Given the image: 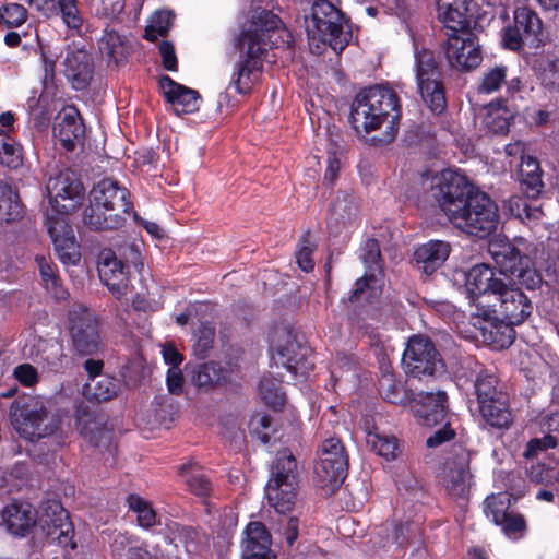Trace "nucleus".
Instances as JSON below:
<instances>
[{
    "label": "nucleus",
    "mask_w": 559,
    "mask_h": 559,
    "mask_svg": "<svg viewBox=\"0 0 559 559\" xmlns=\"http://www.w3.org/2000/svg\"><path fill=\"white\" fill-rule=\"evenodd\" d=\"M430 193L448 221L462 233L485 239L497 230L498 205L465 176L442 170L432 177Z\"/></svg>",
    "instance_id": "1"
},
{
    "label": "nucleus",
    "mask_w": 559,
    "mask_h": 559,
    "mask_svg": "<svg viewBox=\"0 0 559 559\" xmlns=\"http://www.w3.org/2000/svg\"><path fill=\"white\" fill-rule=\"evenodd\" d=\"M400 117L397 94L384 85L361 90L350 106V122L357 134L368 135L383 128L380 135L370 139L376 146L386 145L395 139Z\"/></svg>",
    "instance_id": "2"
},
{
    "label": "nucleus",
    "mask_w": 559,
    "mask_h": 559,
    "mask_svg": "<svg viewBox=\"0 0 559 559\" xmlns=\"http://www.w3.org/2000/svg\"><path fill=\"white\" fill-rule=\"evenodd\" d=\"M466 286L471 294L477 296L481 314H532L530 298L520 288L496 277L493 269L487 264H476L468 271Z\"/></svg>",
    "instance_id": "3"
},
{
    "label": "nucleus",
    "mask_w": 559,
    "mask_h": 559,
    "mask_svg": "<svg viewBox=\"0 0 559 559\" xmlns=\"http://www.w3.org/2000/svg\"><path fill=\"white\" fill-rule=\"evenodd\" d=\"M283 27L282 20L270 10L261 9L251 20L249 27L240 34L238 45L246 59L237 66L236 79L233 81L240 94L250 91L257 72L262 68L261 57L266 52L267 40Z\"/></svg>",
    "instance_id": "4"
},
{
    "label": "nucleus",
    "mask_w": 559,
    "mask_h": 559,
    "mask_svg": "<svg viewBox=\"0 0 559 559\" xmlns=\"http://www.w3.org/2000/svg\"><path fill=\"white\" fill-rule=\"evenodd\" d=\"M306 31L310 40L329 45L341 52L352 39V27L345 14L328 0H316L310 17L306 16Z\"/></svg>",
    "instance_id": "5"
},
{
    "label": "nucleus",
    "mask_w": 559,
    "mask_h": 559,
    "mask_svg": "<svg viewBox=\"0 0 559 559\" xmlns=\"http://www.w3.org/2000/svg\"><path fill=\"white\" fill-rule=\"evenodd\" d=\"M299 472L294 454L278 451L271 465L265 492L269 503L281 514L290 512L298 500Z\"/></svg>",
    "instance_id": "6"
},
{
    "label": "nucleus",
    "mask_w": 559,
    "mask_h": 559,
    "mask_svg": "<svg viewBox=\"0 0 559 559\" xmlns=\"http://www.w3.org/2000/svg\"><path fill=\"white\" fill-rule=\"evenodd\" d=\"M272 343L276 350V364L295 376L305 377L313 368L311 348L295 328L285 323L276 326L272 332Z\"/></svg>",
    "instance_id": "7"
},
{
    "label": "nucleus",
    "mask_w": 559,
    "mask_h": 559,
    "mask_svg": "<svg viewBox=\"0 0 559 559\" xmlns=\"http://www.w3.org/2000/svg\"><path fill=\"white\" fill-rule=\"evenodd\" d=\"M488 252L492 257L500 274L516 278V282L530 290L538 288L543 278L533 267L528 255L522 253L513 243L509 241H491L488 246Z\"/></svg>",
    "instance_id": "8"
},
{
    "label": "nucleus",
    "mask_w": 559,
    "mask_h": 559,
    "mask_svg": "<svg viewBox=\"0 0 559 559\" xmlns=\"http://www.w3.org/2000/svg\"><path fill=\"white\" fill-rule=\"evenodd\" d=\"M348 471V454L341 439H325L319 451L314 465V478L322 488L334 492L344 481Z\"/></svg>",
    "instance_id": "9"
},
{
    "label": "nucleus",
    "mask_w": 559,
    "mask_h": 559,
    "mask_svg": "<svg viewBox=\"0 0 559 559\" xmlns=\"http://www.w3.org/2000/svg\"><path fill=\"white\" fill-rule=\"evenodd\" d=\"M402 365L405 373L419 380L435 379L443 373V361L432 341L424 335L409 337L403 353Z\"/></svg>",
    "instance_id": "10"
},
{
    "label": "nucleus",
    "mask_w": 559,
    "mask_h": 559,
    "mask_svg": "<svg viewBox=\"0 0 559 559\" xmlns=\"http://www.w3.org/2000/svg\"><path fill=\"white\" fill-rule=\"evenodd\" d=\"M11 423L25 438H44L52 435L58 429V424H44L47 411L43 401L34 396L17 399L11 405Z\"/></svg>",
    "instance_id": "11"
},
{
    "label": "nucleus",
    "mask_w": 559,
    "mask_h": 559,
    "mask_svg": "<svg viewBox=\"0 0 559 559\" xmlns=\"http://www.w3.org/2000/svg\"><path fill=\"white\" fill-rule=\"evenodd\" d=\"M415 60L416 79L421 98L431 111L440 114L445 108V96L435 53L421 49L417 51Z\"/></svg>",
    "instance_id": "12"
},
{
    "label": "nucleus",
    "mask_w": 559,
    "mask_h": 559,
    "mask_svg": "<svg viewBox=\"0 0 559 559\" xmlns=\"http://www.w3.org/2000/svg\"><path fill=\"white\" fill-rule=\"evenodd\" d=\"M471 452L462 444L452 445L444 463L442 484L448 495L455 500L467 499L472 485Z\"/></svg>",
    "instance_id": "13"
},
{
    "label": "nucleus",
    "mask_w": 559,
    "mask_h": 559,
    "mask_svg": "<svg viewBox=\"0 0 559 559\" xmlns=\"http://www.w3.org/2000/svg\"><path fill=\"white\" fill-rule=\"evenodd\" d=\"M47 193L49 207L45 213L64 217L82 203L84 188L74 173L64 170L48 180Z\"/></svg>",
    "instance_id": "14"
},
{
    "label": "nucleus",
    "mask_w": 559,
    "mask_h": 559,
    "mask_svg": "<svg viewBox=\"0 0 559 559\" xmlns=\"http://www.w3.org/2000/svg\"><path fill=\"white\" fill-rule=\"evenodd\" d=\"M545 38L537 13L528 7H521L514 11V25L506 28L503 41L507 48L518 50L522 46L538 48Z\"/></svg>",
    "instance_id": "15"
},
{
    "label": "nucleus",
    "mask_w": 559,
    "mask_h": 559,
    "mask_svg": "<svg viewBox=\"0 0 559 559\" xmlns=\"http://www.w3.org/2000/svg\"><path fill=\"white\" fill-rule=\"evenodd\" d=\"M362 262L366 264L365 275L357 280L356 287L349 296L352 304H371L380 295L381 251L378 240L368 239L362 248Z\"/></svg>",
    "instance_id": "16"
},
{
    "label": "nucleus",
    "mask_w": 559,
    "mask_h": 559,
    "mask_svg": "<svg viewBox=\"0 0 559 559\" xmlns=\"http://www.w3.org/2000/svg\"><path fill=\"white\" fill-rule=\"evenodd\" d=\"M74 420L80 436L91 445L102 449L110 447L114 433L107 425L105 415L92 409L85 402H81L75 406Z\"/></svg>",
    "instance_id": "17"
},
{
    "label": "nucleus",
    "mask_w": 559,
    "mask_h": 559,
    "mask_svg": "<svg viewBox=\"0 0 559 559\" xmlns=\"http://www.w3.org/2000/svg\"><path fill=\"white\" fill-rule=\"evenodd\" d=\"M447 35L445 57L452 68L460 71H469L480 64L483 56L479 44L473 33Z\"/></svg>",
    "instance_id": "18"
},
{
    "label": "nucleus",
    "mask_w": 559,
    "mask_h": 559,
    "mask_svg": "<svg viewBox=\"0 0 559 559\" xmlns=\"http://www.w3.org/2000/svg\"><path fill=\"white\" fill-rule=\"evenodd\" d=\"M129 191L111 178L102 179L90 192V202H92L91 216L93 211L106 209L116 211L122 215L132 211V203L128 201Z\"/></svg>",
    "instance_id": "19"
},
{
    "label": "nucleus",
    "mask_w": 559,
    "mask_h": 559,
    "mask_svg": "<svg viewBox=\"0 0 559 559\" xmlns=\"http://www.w3.org/2000/svg\"><path fill=\"white\" fill-rule=\"evenodd\" d=\"M45 225L60 261L67 265L78 264L80 262L81 254L73 230L68 225L64 217L51 216L49 211H47L45 213Z\"/></svg>",
    "instance_id": "20"
},
{
    "label": "nucleus",
    "mask_w": 559,
    "mask_h": 559,
    "mask_svg": "<svg viewBox=\"0 0 559 559\" xmlns=\"http://www.w3.org/2000/svg\"><path fill=\"white\" fill-rule=\"evenodd\" d=\"M97 269L100 281L117 298H121L131 290L128 265L118 259L111 249L100 251Z\"/></svg>",
    "instance_id": "21"
},
{
    "label": "nucleus",
    "mask_w": 559,
    "mask_h": 559,
    "mask_svg": "<svg viewBox=\"0 0 559 559\" xmlns=\"http://www.w3.org/2000/svg\"><path fill=\"white\" fill-rule=\"evenodd\" d=\"M473 325L479 331L484 343L503 349L512 345L515 340L514 325L523 322V317L516 321H506L499 317H472Z\"/></svg>",
    "instance_id": "22"
},
{
    "label": "nucleus",
    "mask_w": 559,
    "mask_h": 559,
    "mask_svg": "<svg viewBox=\"0 0 559 559\" xmlns=\"http://www.w3.org/2000/svg\"><path fill=\"white\" fill-rule=\"evenodd\" d=\"M239 369L235 366L210 361L198 365L192 372V381L206 392L218 388L238 385Z\"/></svg>",
    "instance_id": "23"
},
{
    "label": "nucleus",
    "mask_w": 559,
    "mask_h": 559,
    "mask_svg": "<svg viewBox=\"0 0 559 559\" xmlns=\"http://www.w3.org/2000/svg\"><path fill=\"white\" fill-rule=\"evenodd\" d=\"M462 366L475 376L474 393L478 405L508 394L504 384L501 383L496 372L483 366L474 357L464 358Z\"/></svg>",
    "instance_id": "24"
},
{
    "label": "nucleus",
    "mask_w": 559,
    "mask_h": 559,
    "mask_svg": "<svg viewBox=\"0 0 559 559\" xmlns=\"http://www.w3.org/2000/svg\"><path fill=\"white\" fill-rule=\"evenodd\" d=\"M447 393L440 389L436 392L420 391L413 399L412 409L418 423L432 427L442 423L447 416Z\"/></svg>",
    "instance_id": "25"
},
{
    "label": "nucleus",
    "mask_w": 559,
    "mask_h": 559,
    "mask_svg": "<svg viewBox=\"0 0 559 559\" xmlns=\"http://www.w3.org/2000/svg\"><path fill=\"white\" fill-rule=\"evenodd\" d=\"M69 330L72 345L80 355H94L102 347L98 323L94 317H71Z\"/></svg>",
    "instance_id": "26"
},
{
    "label": "nucleus",
    "mask_w": 559,
    "mask_h": 559,
    "mask_svg": "<svg viewBox=\"0 0 559 559\" xmlns=\"http://www.w3.org/2000/svg\"><path fill=\"white\" fill-rule=\"evenodd\" d=\"M39 524L46 536L58 544L66 545L73 533L68 511L57 501L47 504Z\"/></svg>",
    "instance_id": "27"
},
{
    "label": "nucleus",
    "mask_w": 559,
    "mask_h": 559,
    "mask_svg": "<svg viewBox=\"0 0 559 559\" xmlns=\"http://www.w3.org/2000/svg\"><path fill=\"white\" fill-rule=\"evenodd\" d=\"M93 74V58L84 48L68 51L64 59V75L74 90L83 91L87 88Z\"/></svg>",
    "instance_id": "28"
},
{
    "label": "nucleus",
    "mask_w": 559,
    "mask_h": 559,
    "mask_svg": "<svg viewBox=\"0 0 559 559\" xmlns=\"http://www.w3.org/2000/svg\"><path fill=\"white\" fill-rule=\"evenodd\" d=\"M52 129L55 138L68 151L74 150L75 143L81 141L85 133L84 123L75 107H67L59 111Z\"/></svg>",
    "instance_id": "29"
},
{
    "label": "nucleus",
    "mask_w": 559,
    "mask_h": 559,
    "mask_svg": "<svg viewBox=\"0 0 559 559\" xmlns=\"http://www.w3.org/2000/svg\"><path fill=\"white\" fill-rule=\"evenodd\" d=\"M159 86L177 115L191 114L199 109L200 94L198 91L175 82L168 75L159 78Z\"/></svg>",
    "instance_id": "30"
},
{
    "label": "nucleus",
    "mask_w": 559,
    "mask_h": 559,
    "mask_svg": "<svg viewBox=\"0 0 559 559\" xmlns=\"http://www.w3.org/2000/svg\"><path fill=\"white\" fill-rule=\"evenodd\" d=\"M438 11L445 28L451 31L450 34L472 33L469 29L472 21L467 15L466 0H439Z\"/></svg>",
    "instance_id": "31"
},
{
    "label": "nucleus",
    "mask_w": 559,
    "mask_h": 559,
    "mask_svg": "<svg viewBox=\"0 0 559 559\" xmlns=\"http://www.w3.org/2000/svg\"><path fill=\"white\" fill-rule=\"evenodd\" d=\"M450 245L441 240H432L418 247L414 252L417 270L426 275L433 274L448 259Z\"/></svg>",
    "instance_id": "32"
},
{
    "label": "nucleus",
    "mask_w": 559,
    "mask_h": 559,
    "mask_svg": "<svg viewBox=\"0 0 559 559\" xmlns=\"http://www.w3.org/2000/svg\"><path fill=\"white\" fill-rule=\"evenodd\" d=\"M518 178L522 192L530 199H537L544 190L543 171L533 156H522Z\"/></svg>",
    "instance_id": "33"
},
{
    "label": "nucleus",
    "mask_w": 559,
    "mask_h": 559,
    "mask_svg": "<svg viewBox=\"0 0 559 559\" xmlns=\"http://www.w3.org/2000/svg\"><path fill=\"white\" fill-rule=\"evenodd\" d=\"M2 518L7 530L16 536H24L36 522L34 510L26 503L13 502L7 506Z\"/></svg>",
    "instance_id": "34"
},
{
    "label": "nucleus",
    "mask_w": 559,
    "mask_h": 559,
    "mask_svg": "<svg viewBox=\"0 0 559 559\" xmlns=\"http://www.w3.org/2000/svg\"><path fill=\"white\" fill-rule=\"evenodd\" d=\"M479 413L487 425L498 429L509 428L513 423L509 406V394L478 405Z\"/></svg>",
    "instance_id": "35"
},
{
    "label": "nucleus",
    "mask_w": 559,
    "mask_h": 559,
    "mask_svg": "<svg viewBox=\"0 0 559 559\" xmlns=\"http://www.w3.org/2000/svg\"><path fill=\"white\" fill-rule=\"evenodd\" d=\"M67 29L82 36L87 31L86 20L79 8V0H51Z\"/></svg>",
    "instance_id": "36"
},
{
    "label": "nucleus",
    "mask_w": 559,
    "mask_h": 559,
    "mask_svg": "<svg viewBox=\"0 0 559 559\" xmlns=\"http://www.w3.org/2000/svg\"><path fill=\"white\" fill-rule=\"evenodd\" d=\"M119 389L118 381L109 376L90 379L84 385L83 394L90 402L100 403L114 399Z\"/></svg>",
    "instance_id": "37"
},
{
    "label": "nucleus",
    "mask_w": 559,
    "mask_h": 559,
    "mask_svg": "<svg viewBox=\"0 0 559 559\" xmlns=\"http://www.w3.org/2000/svg\"><path fill=\"white\" fill-rule=\"evenodd\" d=\"M92 202H90L88 206L84 210L83 222L86 226H88L93 230H112L121 227L126 221L124 215L106 209H98L97 211H93V216H91Z\"/></svg>",
    "instance_id": "38"
},
{
    "label": "nucleus",
    "mask_w": 559,
    "mask_h": 559,
    "mask_svg": "<svg viewBox=\"0 0 559 559\" xmlns=\"http://www.w3.org/2000/svg\"><path fill=\"white\" fill-rule=\"evenodd\" d=\"M23 215L20 195L7 182L0 181V223L17 221Z\"/></svg>",
    "instance_id": "39"
},
{
    "label": "nucleus",
    "mask_w": 559,
    "mask_h": 559,
    "mask_svg": "<svg viewBox=\"0 0 559 559\" xmlns=\"http://www.w3.org/2000/svg\"><path fill=\"white\" fill-rule=\"evenodd\" d=\"M513 114L502 105L501 102L491 103L489 110L484 118V123L488 132L496 135H506L510 130Z\"/></svg>",
    "instance_id": "40"
},
{
    "label": "nucleus",
    "mask_w": 559,
    "mask_h": 559,
    "mask_svg": "<svg viewBox=\"0 0 559 559\" xmlns=\"http://www.w3.org/2000/svg\"><path fill=\"white\" fill-rule=\"evenodd\" d=\"M35 262L38 265L40 277L45 289L56 300H64L69 296L68 290L63 287L56 267L48 263L44 255H37Z\"/></svg>",
    "instance_id": "41"
},
{
    "label": "nucleus",
    "mask_w": 559,
    "mask_h": 559,
    "mask_svg": "<svg viewBox=\"0 0 559 559\" xmlns=\"http://www.w3.org/2000/svg\"><path fill=\"white\" fill-rule=\"evenodd\" d=\"M99 50L109 62H115L116 66L121 64L128 55V47L122 37L116 31L108 28L99 39Z\"/></svg>",
    "instance_id": "42"
},
{
    "label": "nucleus",
    "mask_w": 559,
    "mask_h": 559,
    "mask_svg": "<svg viewBox=\"0 0 559 559\" xmlns=\"http://www.w3.org/2000/svg\"><path fill=\"white\" fill-rule=\"evenodd\" d=\"M247 539L243 555L249 552H272L271 535L261 522H250L246 528Z\"/></svg>",
    "instance_id": "43"
},
{
    "label": "nucleus",
    "mask_w": 559,
    "mask_h": 559,
    "mask_svg": "<svg viewBox=\"0 0 559 559\" xmlns=\"http://www.w3.org/2000/svg\"><path fill=\"white\" fill-rule=\"evenodd\" d=\"M359 204L354 195L341 192L331 207V219L343 225L350 224L358 215Z\"/></svg>",
    "instance_id": "44"
},
{
    "label": "nucleus",
    "mask_w": 559,
    "mask_h": 559,
    "mask_svg": "<svg viewBox=\"0 0 559 559\" xmlns=\"http://www.w3.org/2000/svg\"><path fill=\"white\" fill-rule=\"evenodd\" d=\"M366 443L376 454L385 460H394L399 454L397 440L393 436H383L378 432L368 431Z\"/></svg>",
    "instance_id": "45"
},
{
    "label": "nucleus",
    "mask_w": 559,
    "mask_h": 559,
    "mask_svg": "<svg viewBox=\"0 0 559 559\" xmlns=\"http://www.w3.org/2000/svg\"><path fill=\"white\" fill-rule=\"evenodd\" d=\"M174 14L169 10L156 11L145 28L144 38L155 41L159 36H166L173 25Z\"/></svg>",
    "instance_id": "46"
},
{
    "label": "nucleus",
    "mask_w": 559,
    "mask_h": 559,
    "mask_svg": "<svg viewBox=\"0 0 559 559\" xmlns=\"http://www.w3.org/2000/svg\"><path fill=\"white\" fill-rule=\"evenodd\" d=\"M511 496L507 492L492 495L486 498L484 511L487 518H491L495 524H499L509 514Z\"/></svg>",
    "instance_id": "47"
},
{
    "label": "nucleus",
    "mask_w": 559,
    "mask_h": 559,
    "mask_svg": "<svg viewBox=\"0 0 559 559\" xmlns=\"http://www.w3.org/2000/svg\"><path fill=\"white\" fill-rule=\"evenodd\" d=\"M127 501L129 508L136 512L139 525L150 528L156 524V512L147 501L138 495H130Z\"/></svg>",
    "instance_id": "48"
},
{
    "label": "nucleus",
    "mask_w": 559,
    "mask_h": 559,
    "mask_svg": "<svg viewBox=\"0 0 559 559\" xmlns=\"http://www.w3.org/2000/svg\"><path fill=\"white\" fill-rule=\"evenodd\" d=\"M259 391L262 400L273 408L282 407L285 403V393L281 390L276 379L263 378L260 381Z\"/></svg>",
    "instance_id": "49"
},
{
    "label": "nucleus",
    "mask_w": 559,
    "mask_h": 559,
    "mask_svg": "<svg viewBox=\"0 0 559 559\" xmlns=\"http://www.w3.org/2000/svg\"><path fill=\"white\" fill-rule=\"evenodd\" d=\"M190 466H182V473L186 474L187 486L190 491L197 496L204 497L207 496L212 490V484L210 479L202 473L190 471Z\"/></svg>",
    "instance_id": "50"
},
{
    "label": "nucleus",
    "mask_w": 559,
    "mask_h": 559,
    "mask_svg": "<svg viewBox=\"0 0 559 559\" xmlns=\"http://www.w3.org/2000/svg\"><path fill=\"white\" fill-rule=\"evenodd\" d=\"M273 419L267 414H255L251 417L249 428L252 435H254L262 443L266 444L271 440V435L274 431L272 429Z\"/></svg>",
    "instance_id": "51"
},
{
    "label": "nucleus",
    "mask_w": 559,
    "mask_h": 559,
    "mask_svg": "<svg viewBox=\"0 0 559 559\" xmlns=\"http://www.w3.org/2000/svg\"><path fill=\"white\" fill-rule=\"evenodd\" d=\"M507 67L496 66L489 69L483 76L481 83L478 86L480 93H492L506 82Z\"/></svg>",
    "instance_id": "52"
},
{
    "label": "nucleus",
    "mask_w": 559,
    "mask_h": 559,
    "mask_svg": "<svg viewBox=\"0 0 559 559\" xmlns=\"http://www.w3.org/2000/svg\"><path fill=\"white\" fill-rule=\"evenodd\" d=\"M316 249V243L311 240L310 233H306L299 243V250L296 253V260L299 267L305 272L313 270L314 263L312 253Z\"/></svg>",
    "instance_id": "53"
},
{
    "label": "nucleus",
    "mask_w": 559,
    "mask_h": 559,
    "mask_svg": "<svg viewBox=\"0 0 559 559\" xmlns=\"http://www.w3.org/2000/svg\"><path fill=\"white\" fill-rule=\"evenodd\" d=\"M27 16L26 9L19 3H10L0 9V21L9 27L20 26Z\"/></svg>",
    "instance_id": "54"
},
{
    "label": "nucleus",
    "mask_w": 559,
    "mask_h": 559,
    "mask_svg": "<svg viewBox=\"0 0 559 559\" xmlns=\"http://www.w3.org/2000/svg\"><path fill=\"white\" fill-rule=\"evenodd\" d=\"M498 525L501 526L506 535L514 538L522 536L526 530V522L523 515L511 511Z\"/></svg>",
    "instance_id": "55"
},
{
    "label": "nucleus",
    "mask_w": 559,
    "mask_h": 559,
    "mask_svg": "<svg viewBox=\"0 0 559 559\" xmlns=\"http://www.w3.org/2000/svg\"><path fill=\"white\" fill-rule=\"evenodd\" d=\"M380 392L384 400L392 404H401L406 400L403 385L401 383L394 382L391 378H388L381 382Z\"/></svg>",
    "instance_id": "56"
},
{
    "label": "nucleus",
    "mask_w": 559,
    "mask_h": 559,
    "mask_svg": "<svg viewBox=\"0 0 559 559\" xmlns=\"http://www.w3.org/2000/svg\"><path fill=\"white\" fill-rule=\"evenodd\" d=\"M556 445L555 437H551L549 432H547L543 438H534L527 442L524 456L526 459L537 457L539 453L555 448Z\"/></svg>",
    "instance_id": "57"
},
{
    "label": "nucleus",
    "mask_w": 559,
    "mask_h": 559,
    "mask_svg": "<svg viewBox=\"0 0 559 559\" xmlns=\"http://www.w3.org/2000/svg\"><path fill=\"white\" fill-rule=\"evenodd\" d=\"M0 163L12 168L17 167L21 158L16 147L4 140L7 138L4 132L0 131Z\"/></svg>",
    "instance_id": "58"
},
{
    "label": "nucleus",
    "mask_w": 559,
    "mask_h": 559,
    "mask_svg": "<svg viewBox=\"0 0 559 559\" xmlns=\"http://www.w3.org/2000/svg\"><path fill=\"white\" fill-rule=\"evenodd\" d=\"M215 335V328L210 324L203 325L199 329L198 332V342L195 345V354L200 358H205L207 355V350L212 346L213 340Z\"/></svg>",
    "instance_id": "59"
},
{
    "label": "nucleus",
    "mask_w": 559,
    "mask_h": 559,
    "mask_svg": "<svg viewBox=\"0 0 559 559\" xmlns=\"http://www.w3.org/2000/svg\"><path fill=\"white\" fill-rule=\"evenodd\" d=\"M13 374L24 386H33L39 381L37 369L31 364H22L15 367Z\"/></svg>",
    "instance_id": "60"
},
{
    "label": "nucleus",
    "mask_w": 559,
    "mask_h": 559,
    "mask_svg": "<svg viewBox=\"0 0 559 559\" xmlns=\"http://www.w3.org/2000/svg\"><path fill=\"white\" fill-rule=\"evenodd\" d=\"M455 430L451 427L450 423L436 430L427 440L426 445L428 448H437L442 443L450 441L455 438Z\"/></svg>",
    "instance_id": "61"
},
{
    "label": "nucleus",
    "mask_w": 559,
    "mask_h": 559,
    "mask_svg": "<svg viewBox=\"0 0 559 559\" xmlns=\"http://www.w3.org/2000/svg\"><path fill=\"white\" fill-rule=\"evenodd\" d=\"M159 53L162 57L164 68L168 71H177L178 61L173 43L168 40H163L159 44Z\"/></svg>",
    "instance_id": "62"
},
{
    "label": "nucleus",
    "mask_w": 559,
    "mask_h": 559,
    "mask_svg": "<svg viewBox=\"0 0 559 559\" xmlns=\"http://www.w3.org/2000/svg\"><path fill=\"white\" fill-rule=\"evenodd\" d=\"M183 374L180 368H169L167 371L166 384L170 394L180 395L183 390Z\"/></svg>",
    "instance_id": "63"
},
{
    "label": "nucleus",
    "mask_w": 559,
    "mask_h": 559,
    "mask_svg": "<svg viewBox=\"0 0 559 559\" xmlns=\"http://www.w3.org/2000/svg\"><path fill=\"white\" fill-rule=\"evenodd\" d=\"M122 255L124 258V261L122 262L128 265V270L130 269V264H132L136 272H141L143 269V261L139 247L135 243L127 245L123 248Z\"/></svg>",
    "instance_id": "64"
}]
</instances>
